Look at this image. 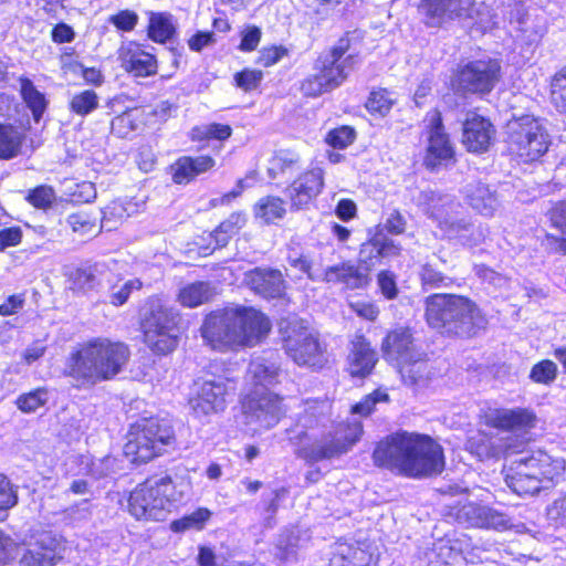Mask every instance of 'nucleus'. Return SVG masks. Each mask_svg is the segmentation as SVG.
Returning a JSON list of instances; mask_svg holds the SVG:
<instances>
[{
	"instance_id": "obj_1",
	"label": "nucleus",
	"mask_w": 566,
	"mask_h": 566,
	"mask_svg": "<svg viewBox=\"0 0 566 566\" xmlns=\"http://www.w3.org/2000/svg\"><path fill=\"white\" fill-rule=\"evenodd\" d=\"M331 410L327 399L303 402L296 424L290 430V440L303 460L313 463L340 457L360 439L363 427L359 421L339 422L327 428Z\"/></svg>"
},
{
	"instance_id": "obj_2",
	"label": "nucleus",
	"mask_w": 566,
	"mask_h": 566,
	"mask_svg": "<svg viewBox=\"0 0 566 566\" xmlns=\"http://www.w3.org/2000/svg\"><path fill=\"white\" fill-rule=\"evenodd\" d=\"M378 467L408 478H427L444 469L443 451L429 436L398 432L381 440L374 450Z\"/></svg>"
},
{
	"instance_id": "obj_3",
	"label": "nucleus",
	"mask_w": 566,
	"mask_h": 566,
	"mask_svg": "<svg viewBox=\"0 0 566 566\" xmlns=\"http://www.w3.org/2000/svg\"><path fill=\"white\" fill-rule=\"evenodd\" d=\"M200 331L213 349L238 350L259 344L271 331V322L253 307L235 305L208 314Z\"/></svg>"
},
{
	"instance_id": "obj_4",
	"label": "nucleus",
	"mask_w": 566,
	"mask_h": 566,
	"mask_svg": "<svg viewBox=\"0 0 566 566\" xmlns=\"http://www.w3.org/2000/svg\"><path fill=\"white\" fill-rule=\"evenodd\" d=\"M129 356L126 344L96 337L81 344L69 355L65 374L80 386H94L118 375Z\"/></svg>"
},
{
	"instance_id": "obj_5",
	"label": "nucleus",
	"mask_w": 566,
	"mask_h": 566,
	"mask_svg": "<svg viewBox=\"0 0 566 566\" xmlns=\"http://www.w3.org/2000/svg\"><path fill=\"white\" fill-rule=\"evenodd\" d=\"M566 470V462L543 448L527 455L505 460L502 474L506 485L517 495H535L557 483Z\"/></svg>"
},
{
	"instance_id": "obj_6",
	"label": "nucleus",
	"mask_w": 566,
	"mask_h": 566,
	"mask_svg": "<svg viewBox=\"0 0 566 566\" xmlns=\"http://www.w3.org/2000/svg\"><path fill=\"white\" fill-rule=\"evenodd\" d=\"M427 322L443 334L471 337L486 325L479 307L468 297L434 294L427 300Z\"/></svg>"
},
{
	"instance_id": "obj_7",
	"label": "nucleus",
	"mask_w": 566,
	"mask_h": 566,
	"mask_svg": "<svg viewBox=\"0 0 566 566\" xmlns=\"http://www.w3.org/2000/svg\"><path fill=\"white\" fill-rule=\"evenodd\" d=\"M189 491V482L169 475L139 483L128 497V512L138 521H164Z\"/></svg>"
},
{
	"instance_id": "obj_8",
	"label": "nucleus",
	"mask_w": 566,
	"mask_h": 566,
	"mask_svg": "<svg viewBox=\"0 0 566 566\" xmlns=\"http://www.w3.org/2000/svg\"><path fill=\"white\" fill-rule=\"evenodd\" d=\"M505 153L517 164L538 161L549 149L548 130L538 117L523 114L509 119L503 127Z\"/></svg>"
},
{
	"instance_id": "obj_9",
	"label": "nucleus",
	"mask_w": 566,
	"mask_h": 566,
	"mask_svg": "<svg viewBox=\"0 0 566 566\" xmlns=\"http://www.w3.org/2000/svg\"><path fill=\"white\" fill-rule=\"evenodd\" d=\"M172 441L171 427L156 419H143L130 427L124 454L133 463H146L160 455Z\"/></svg>"
},
{
	"instance_id": "obj_10",
	"label": "nucleus",
	"mask_w": 566,
	"mask_h": 566,
	"mask_svg": "<svg viewBox=\"0 0 566 566\" xmlns=\"http://www.w3.org/2000/svg\"><path fill=\"white\" fill-rule=\"evenodd\" d=\"M538 417L527 407L497 409V430L514 434L513 438L503 439L497 451L504 460L522 454L531 439L525 438L537 428Z\"/></svg>"
},
{
	"instance_id": "obj_11",
	"label": "nucleus",
	"mask_w": 566,
	"mask_h": 566,
	"mask_svg": "<svg viewBox=\"0 0 566 566\" xmlns=\"http://www.w3.org/2000/svg\"><path fill=\"white\" fill-rule=\"evenodd\" d=\"M142 328L144 340L154 353L165 355L178 345V314L158 301L151 303Z\"/></svg>"
},
{
	"instance_id": "obj_12",
	"label": "nucleus",
	"mask_w": 566,
	"mask_h": 566,
	"mask_svg": "<svg viewBox=\"0 0 566 566\" xmlns=\"http://www.w3.org/2000/svg\"><path fill=\"white\" fill-rule=\"evenodd\" d=\"M284 348L300 366L319 367L325 361L324 349L315 333L303 321L292 319L281 325Z\"/></svg>"
},
{
	"instance_id": "obj_13",
	"label": "nucleus",
	"mask_w": 566,
	"mask_h": 566,
	"mask_svg": "<svg viewBox=\"0 0 566 566\" xmlns=\"http://www.w3.org/2000/svg\"><path fill=\"white\" fill-rule=\"evenodd\" d=\"M285 412L282 398L271 391L253 390L242 402L243 423L253 432L275 427Z\"/></svg>"
},
{
	"instance_id": "obj_14",
	"label": "nucleus",
	"mask_w": 566,
	"mask_h": 566,
	"mask_svg": "<svg viewBox=\"0 0 566 566\" xmlns=\"http://www.w3.org/2000/svg\"><path fill=\"white\" fill-rule=\"evenodd\" d=\"M29 548L21 558L22 566H55L64 555V538L52 531L31 534Z\"/></svg>"
},
{
	"instance_id": "obj_15",
	"label": "nucleus",
	"mask_w": 566,
	"mask_h": 566,
	"mask_svg": "<svg viewBox=\"0 0 566 566\" xmlns=\"http://www.w3.org/2000/svg\"><path fill=\"white\" fill-rule=\"evenodd\" d=\"M228 379L217 378L198 384L197 391L190 398L189 405L197 418H206L226 409L227 397L232 390Z\"/></svg>"
},
{
	"instance_id": "obj_16",
	"label": "nucleus",
	"mask_w": 566,
	"mask_h": 566,
	"mask_svg": "<svg viewBox=\"0 0 566 566\" xmlns=\"http://www.w3.org/2000/svg\"><path fill=\"white\" fill-rule=\"evenodd\" d=\"M428 145L424 164L434 168L443 161L450 160L453 155V146L444 130L442 117L439 111L433 109L426 116Z\"/></svg>"
},
{
	"instance_id": "obj_17",
	"label": "nucleus",
	"mask_w": 566,
	"mask_h": 566,
	"mask_svg": "<svg viewBox=\"0 0 566 566\" xmlns=\"http://www.w3.org/2000/svg\"><path fill=\"white\" fill-rule=\"evenodd\" d=\"M443 515L460 524L473 527H490L494 520L491 507L469 501L468 499L451 500L446 503Z\"/></svg>"
},
{
	"instance_id": "obj_18",
	"label": "nucleus",
	"mask_w": 566,
	"mask_h": 566,
	"mask_svg": "<svg viewBox=\"0 0 566 566\" xmlns=\"http://www.w3.org/2000/svg\"><path fill=\"white\" fill-rule=\"evenodd\" d=\"M419 205L423 211L447 231L459 228L457 218L459 206L449 197L428 190L419 196Z\"/></svg>"
},
{
	"instance_id": "obj_19",
	"label": "nucleus",
	"mask_w": 566,
	"mask_h": 566,
	"mask_svg": "<svg viewBox=\"0 0 566 566\" xmlns=\"http://www.w3.org/2000/svg\"><path fill=\"white\" fill-rule=\"evenodd\" d=\"M493 70L483 61H475L462 67L453 77L452 86L463 93H485L492 88Z\"/></svg>"
},
{
	"instance_id": "obj_20",
	"label": "nucleus",
	"mask_w": 566,
	"mask_h": 566,
	"mask_svg": "<svg viewBox=\"0 0 566 566\" xmlns=\"http://www.w3.org/2000/svg\"><path fill=\"white\" fill-rule=\"evenodd\" d=\"M118 61L120 66L135 77H146L157 73L158 65L155 55L133 41L120 45Z\"/></svg>"
},
{
	"instance_id": "obj_21",
	"label": "nucleus",
	"mask_w": 566,
	"mask_h": 566,
	"mask_svg": "<svg viewBox=\"0 0 566 566\" xmlns=\"http://www.w3.org/2000/svg\"><path fill=\"white\" fill-rule=\"evenodd\" d=\"M473 0H422L419 6L426 23L430 27L439 25L446 18L471 17Z\"/></svg>"
},
{
	"instance_id": "obj_22",
	"label": "nucleus",
	"mask_w": 566,
	"mask_h": 566,
	"mask_svg": "<svg viewBox=\"0 0 566 566\" xmlns=\"http://www.w3.org/2000/svg\"><path fill=\"white\" fill-rule=\"evenodd\" d=\"M324 187V170L315 167L302 174L287 188V196L293 208L302 209L316 198Z\"/></svg>"
},
{
	"instance_id": "obj_23",
	"label": "nucleus",
	"mask_w": 566,
	"mask_h": 566,
	"mask_svg": "<svg viewBox=\"0 0 566 566\" xmlns=\"http://www.w3.org/2000/svg\"><path fill=\"white\" fill-rule=\"evenodd\" d=\"M381 349L387 360L395 363L397 367L405 361L412 360L418 352L408 328L399 327L387 334Z\"/></svg>"
},
{
	"instance_id": "obj_24",
	"label": "nucleus",
	"mask_w": 566,
	"mask_h": 566,
	"mask_svg": "<svg viewBox=\"0 0 566 566\" xmlns=\"http://www.w3.org/2000/svg\"><path fill=\"white\" fill-rule=\"evenodd\" d=\"M245 284L265 298L281 297L285 291L283 275L279 270L256 268L244 277Z\"/></svg>"
},
{
	"instance_id": "obj_25",
	"label": "nucleus",
	"mask_w": 566,
	"mask_h": 566,
	"mask_svg": "<svg viewBox=\"0 0 566 566\" xmlns=\"http://www.w3.org/2000/svg\"><path fill=\"white\" fill-rule=\"evenodd\" d=\"M377 361V353L371 348L370 343L364 335L356 334L350 342L347 358L349 374L353 377L364 378L373 371Z\"/></svg>"
},
{
	"instance_id": "obj_26",
	"label": "nucleus",
	"mask_w": 566,
	"mask_h": 566,
	"mask_svg": "<svg viewBox=\"0 0 566 566\" xmlns=\"http://www.w3.org/2000/svg\"><path fill=\"white\" fill-rule=\"evenodd\" d=\"M369 274L361 264L355 265L348 261L328 266L324 272L323 280L327 283L343 284L348 290H359L369 284Z\"/></svg>"
},
{
	"instance_id": "obj_27",
	"label": "nucleus",
	"mask_w": 566,
	"mask_h": 566,
	"mask_svg": "<svg viewBox=\"0 0 566 566\" xmlns=\"http://www.w3.org/2000/svg\"><path fill=\"white\" fill-rule=\"evenodd\" d=\"M492 124L476 113H468L463 123L462 143L469 151L482 153L488 149L491 140Z\"/></svg>"
},
{
	"instance_id": "obj_28",
	"label": "nucleus",
	"mask_w": 566,
	"mask_h": 566,
	"mask_svg": "<svg viewBox=\"0 0 566 566\" xmlns=\"http://www.w3.org/2000/svg\"><path fill=\"white\" fill-rule=\"evenodd\" d=\"M376 558L365 544L338 543L329 560L331 566H371Z\"/></svg>"
},
{
	"instance_id": "obj_29",
	"label": "nucleus",
	"mask_w": 566,
	"mask_h": 566,
	"mask_svg": "<svg viewBox=\"0 0 566 566\" xmlns=\"http://www.w3.org/2000/svg\"><path fill=\"white\" fill-rule=\"evenodd\" d=\"M280 366L265 357H255L249 364L247 379L255 387H269L279 382ZM258 390V389H254Z\"/></svg>"
},
{
	"instance_id": "obj_30",
	"label": "nucleus",
	"mask_w": 566,
	"mask_h": 566,
	"mask_svg": "<svg viewBox=\"0 0 566 566\" xmlns=\"http://www.w3.org/2000/svg\"><path fill=\"white\" fill-rule=\"evenodd\" d=\"M143 205L134 199H118L109 202L103 210L102 228L115 229L124 220L138 213Z\"/></svg>"
},
{
	"instance_id": "obj_31",
	"label": "nucleus",
	"mask_w": 566,
	"mask_h": 566,
	"mask_svg": "<svg viewBox=\"0 0 566 566\" xmlns=\"http://www.w3.org/2000/svg\"><path fill=\"white\" fill-rule=\"evenodd\" d=\"M548 220L555 229L562 231L563 235L546 234V240L554 253L566 255V200H559L547 211Z\"/></svg>"
},
{
	"instance_id": "obj_32",
	"label": "nucleus",
	"mask_w": 566,
	"mask_h": 566,
	"mask_svg": "<svg viewBox=\"0 0 566 566\" xmlns=\"http://www.w3.org/2000/svg\"><path fill=\"white\" fill-rule=\"evenodd\" d=\"M253 212L254 217L262 223H275L286 214V202L276 196H265L256 201Z\"/></svg>"
},
{
	"instance_id": "obj_33",
	"label": "nucleus",
	"mask_w": 566,
	"mask_h": 566,
	"mask_svg": "<svg viewBox=\"0 0 566 566\" xmlns=\"http://www.w3.org/2000/svg\"><path fill=\"white\" fill-rule=\"evenodd\" d=\"M214 294L212 286L207 282H193L182 286L177 301L185 307H197L208 302Z\"/></svg>"
},
{
	"instance_id": "obj_34",
	"label": "nucleus",
	"mask_w": 566,
	"mask_h": 566,
	"mask_svg": "<svg viewBox=\"0 0 566 566\" xmlns=\"http://www.w3.org/2000/svg\"><path fill=\"white\" fill-rule=\"evenodd\" d=\"M548 102L560 115L566 116V65L554 72L547 84Z\"/></svg>"
},
{
	"instance_id": "obj_35",
	"label": "nucleus",
	"mask_w": 566,
	"mask_h": 566,
	"mask_svg": "<svg viewBox=\"0 0 566 566\" xmlns=\"http://www.w3.org/2000/svg\"><path fill=\"white\" fill-rule=\"evenodd\" d=\"M301 167V156L295 150L281 149L269 163V174L275 178L279 175H291Z\"/></svg>"
},
{
	"instance_id": "obj_36",
	"label": "nucleus",
	"mask_w": 566,
	"mask_h": 566,
	"mask_svg": "<svg viewBox=\"0 0 566 566\" xmlns=\"http://www.w3.org/2000/svg\"><path fill=\"white\" fill-rule=\"evenodd\" d=\"M19 82L22 99L32 112L35 122H39L48 106L45 95L36 90L31 80L21 77Z\"/></svg>"
},
{
	"instance_id": "obj_37",
	"label": "nucleus",
	"mask_w": 566,
	"mask_h": 566,
	"mask_svg": "<svg viewBox=\"0 0 566 566\" xmlns=\"http://www.w3.org/2000/svg\"><path fill=\"white\" fill-rule=\"evenodd\" d=\"M24 135L13 125L0 124V159H11L20 153Z\"/></svg>"
},
{
	"instance_id": "obj_38",
	"label": "nucleus",
	"mask_w": 566,
	"mask_h": 566,
	"mask_svg": "<svg viewBox=\"0 0 566 566\" xmlns=\"http://www.w3.org/2000/svg\"><path fill=\"white\" fill-rule=\"evenodd\" d=\"M347 70L342 63H335L333 59L319 57L317 64V75L329 91L338 87L347 77Z\"/></svg>"
},
{
	"instance_id": "obj_39",
	"label": "nucleus",
	"mask_w": 566,
	"mask_h": 566,
	"mask_svg": "<svg viewBox=\"0 0 566 566\" xmlns=\"http://www.w3.org/2000/svg\"><path fill=\"white\" fill-rule=\"evenodd\" d=\"M245 224V217L242 213H232L227 220L220 223V226L209 237L214 240V247L220 248L228 243V240L235 234Z\"/></svg>"
},
{
	"instance_id": "obj_40",
	"label": "nucleus",
	"mask_w": 566,
	"mask_h": 566,
	"mask_svg": "<svg viewBox=\"0 0 566 566\" xmlns=\"http://www.w3.org/2000/svg\"><path fill=\"white\" fill-rule=\"evenodd\" d=\"M398 368L402 379L411 385L424 381L429 373L428 364L420 352L416 353V357L412 360L405 361Z\"/></svg>"
},
{
	"instance_id": "obj_41",
	"label": "nucleus",
	"mask_w": 566,
	"mask_h": 566,
	"mask_svg": "<svg viewBox=\"0 0 566 566\" xmlns=\"http://www.w3.org/2000/svg\"><path fill=\"white\" fill-rule=\"evenodd\" d=\"M174 31L175 28L170 14L151 13L148 25V35L151 40L164 43L172 36Z\"/></svg>"
},
{
	"instance_id": "obj_42",
	"label": "nucleus",
	"mask_w": 566,
	"mask_h": 566,
	"mask_svg": "<svg viewBox=\"0 0 566 566\" xmlns=\"http://www.w3.org/2000/svg\"><path fill=\"white\" fill-rule=\"evenodd\" d=\"M211 515L212 514L208 509L200 507L195 512L182 516L181 518L172 521L170 523V530L176 533L190 530L200 531L205 527Z\"/></svg>"
},
{
	"instance_id": "obj_43",
	"label": "nucleus",
	"mask_w": 566,
	"mask_h": 566,
	"mask_svg": "<svg viewBox=\"0 0 566 566\" xmlns=\"http://www.w3.org/2000/svg\"><path fill=\"white\" fill-rule=\"evenodd\" d=\"M232 134V128L226 124L210 123L196 126L191 129L190 137L192 140H227Z\"/></svg>"
},
{
	"instance_id": "obj_44",
	"label": "nucleus",
	"mask_w": 566,
	"mask_h": 566,
	"mask_svg": "<svg viewBox=\"0 0 566 566\" xmlns=\"http://www.w3.org/2000/svg\"><path fill=\"white\" fill-rule=\"evenodd\" d=\"M48 400V391L43 388H38L30 392L20 395L15 400V405L22 412L31 413L43 407Z\"/></svg>"
},
{
	"instance_id": "obj_45",
	"label": "nucleus",
	"mask_w": 566,
	"mask_h": 566,
	"mask_svg": "<svg viewBox=\"0 0 566 566\" xmlns=\"http://www.w3.org/2000/svg\"><path fill=\"white\" fill-rule=\"evenodd\" d=\"M557 365L551 359H542L533 365L530 379L535 384L551 385L557 378Z\"/></svg>"
},
{
	"instance_id": "obj_46",
	"label": "nucleus",
	"mask_w": 566,
	"mask_h": 566,
	"mask_svg": "<svg viewBox=\"0 0 566 566\" xmlns=\"http://www.w3.org/2000/svg\"><path fill=\"white\" fill-rule=\"evenodd\" d=\"M470 205L478 211L484 214H493V205L495 198L490 191L489 187L479 184L469 195Z\"/></svg>"
},
{
	"instance_id": "obj_47",
	"label": "nucleus",
	"mask_w": 566,
	"mask_h": 566,
	"mask_svg": "<svg viewBox=\"0 0 566 566\" xmlns=\"http://www.w3.org/2000/svg\"><path fill=\"white\" fill-rule=\"evenodd\" d=\"M97 106L98 96L92 90H85L75 94L70 102L71 111L81 116L92 113Z\"/></svg>"
},
{
	"instance_id": "obj_48",
	"label": "nucleus",
	"mask_w": 566,
	"mask_h": 566,
	"mask_svg": "<svg viewBox=\"0 0 566 566\" xmlns=\"http://www.w3.org/2000/svg\"><path fill=\"white\" fill-rule=\"evenodd\" d=\"M381 259L380 239L374 238L361 244L359 250L358 263L370 273L374 266Z\"/></svg>"
},
{
	"instance_id": "obj_49",
	"label": "nucleus",
	"mask_w": 566,
	"mask_h": 566,
	"mask_svg": "<svg viewBox=\"0 0 566 566\" xmlns=\"http://www.w3.org/2000/svg\"><path fill=\"white\" fill-rule=\"evenodd\" d=\"M143 286L139 279H132L124 282L120 286L113 285L108 292L109 303L114 306L124 305L133 291H138Z\"/></svg>"
},
{
	"instance_id": "obj_50",
	"label": "nucleus",
	"mask_w": 566,
	"mask_h": 566,
	"mask_svg": "<svg viewBox=\"0 0 566 566\" xmlns=\"http://www.w3.org/2000/svg\"><path fill=\"white\" fill-rule=\"evenodd\" d=\"M356 132L350 126H340L329 130L325 136V143L336 149H345L354 143Z\"/></svg>"
},
{
	"instance_id": "obj_51",
	"label": "nucleus",
	"mask_w": 566,
	"mask_h": 566,
	"mask_svg": "<svg viewBox=\"0 0 566 566\" xmlns=\"http://www.w3.org/2000/svg\"><path fill=\"white\" fill-rule=\"evenodd\" d=\"M394 104L391 93L387 90L374 91L366 103L367 109L373 114L385 116L389 113Z\"/></svg>"
},
{
	"instance_id": "obj_52",
	"label": "nucleus",
	"mask_w": 566,
	"mask_h": 566,
	"mask_svg": "<svg viewBox=\"0 0 566 566\" xmlns=\"http://www.w3.org/2000/svg\"><path fill=\"white\" fill-rule=\"evenodd\" d=\"M137 113H138L137 109H130V111L124 112L123 114L116 116L112 120V132L119 137L128 136L138 126Z\"/></svg>"
},
{
	"instance_id": "obj_53",
	"label": "nucleus",
	"mask_w": 566,
	"mask_h": 566,
	"mask_svg": "<svg viewBox=\"0 0 566 566\" xmlns=\"http://www.w3.org/2000/svg\"><path fill=\"white\" fill-rule=\"evenodd\" d=\"M18 502V496L10 482L0 475V521L7 517V512Z\"/></svg>"
},
{
	"instance_id": "obj_54",
	"label": "nucleus",
	"mask_w": 566,
	"mask_h": 566,
	"mask_svg": "<svg viewBox=\"0 0 566 566\" xmlns=\"http://www.w3.org/2000/svg\"><path fill=\"white\" fill-rule=\"evenodd\" d=\"M263 78L262 71L245 69L234 75L235 85L244 92L255 90Z\"/></svg>"
},
{
	"instance_id": "obj_55",
	"label": "nucleus",
	"mask_w": 566,
	"mask_h": 566,
	"mask_svg": "<svg viewBox=\"0 0 566 566\" xmlns=\"http://www.w3.org/2000/svg\"><path fill=\"white\" fill-rule=\"evenodd\" d=\"M28 201L35 208H49L55 200L54 190L48 186H40L32 190L28 197Z\"/></svg>"
},
{
	"instance_id": "obj_56",
	"label": "nucleus",
	"mask_w": 566,
	"mask_h": 566,
	"mask_svg": "<svg viewBox=\"0 0 566 566\" xmlns=\"http://www.w3.org/2000/svg\"><path fill=\"white\" fill-rule=\"evenodd\" d=\"M388 401L387 392L378 389L373 394L367 395L360 402L356 403L352 410L354 413H358L361 416H368L376 403Z\"/></svg>"
},
{
	"instance_id": "obj_57",
	"label": "nucleus",
	"mask_w": 566,
	"mask_h": 566,
	"mask_svg": "<svg viewBox=\"0 0 566 566\" xmlns=\"http://www.w3.org/2000/svg\"><path fill=\"white\" fill-rule=\"evenodd\" d=\"M172 179L177 184H188L196 176L192 167L190 166V157L185 156L179 158L172 166Z\"/></svg>"
},
{
	"instance_id": "obj_58",
	"label": "nucleus",
	"mask_w": 566,
	"mask_h": 566,
	"mask_svg": "<svg viewBox=\"0 0 566 566\" xmlns=\"http://www.w3.org/2000/svg\"><path fill=\"white\" fill-rule=\"evenodd\" d=\"M108 22L120 31L129 32L136 27L138 15L134 11L122 10L118 13L111 15L108 18Z\"/></svg>"
},
{
	"instance_id": "obj_59",
	"label": "nucleus",
	"mask_w": 566,
	"mask_h": 566,
	"mask_svg": "<svg viewBox=\"0 0 566 566\" xmlns=\"http://www.w3.org/2000/svg\"><path fill=\"white\" fill-rule=\"evenodd\" d=\"M261 30L255 25L247 27L242 32L239 49L242 52H251L256 49L261 41Z\"/></svg>"
},
{
	"instance_id": "obj_60",
	"label": "nucleus",
	"mask_w": 566,
	"mask_h": 566,
	"mask_svg": "<svg viewBox=\"0 0 566 566\" xmlns=\"http://www.w3.org/2000/svg\"><path fill=\"white\" fill-rule=\"evenodd\" d=\"M301 90L306 96H312V97H316L326 92H329L327 86L324 85L323 81L316 73L313 75H310L308 77H306L303 81V83L301 85Z\"/></svg>"
},
{
	"instance_id": "obj_61",
	"label": "nucleus",
	"mask_w": 566,
	"mask_h": 566,
	"mask_svg": "<svg viewBox=\"0 0 566 566\" xmlns=\"http://www.w3.org/2000/svg\"><path fill=\"white\" fill-rule=\"evenodd\" d=\"M286 54V49L283 46L263 48L260 51L258 63L269 67L276 64Z\"/></svg>"
},
{
	"instance_id": "obj_62",
	"label": "nucleus",
	"mask_w": 566,
	"mask_h": 566,
	"mask_svg": "<svg viewBox=\"0 0 566 566\" xmlns=\"http://www.w3.org/2000/svg\"><path fill=\"white\" fill-rule=\"evenodd\" d=\"M350 308L361 318L375 321L379 315L378 307L371 302L355 301L349 303Z\"/></svg>"
},
{
	"instance_id": "obj_63",
	"label": "nucleus",
	"mask_w": 566,
	"mask_h": 566,
	"mask_svg": "<svg viewBox=\"0 0 566 566\" xmlns=\"http://www.w3.org/2000/svg\"><path fill=\"white\" fill-rule=\"evenodd\" d=\"M22 231L19 227H11L0 230V251L20 244Z\"/></svg>"
},
{
	"instance_id": "obj_64",
	"label": "nucleus",
	"mask_w": 566,
	"mask_h": 566,
	"mask_svg": "<svg viewBox=\"0 0 566 566\" xmlns=\"http://www.w3.org/2000/svg\"><path fill=\"white\" fill-rule=\"evenodd\" d=\"M420 275L423 285H429L430 287H440L444 284L446 277L432 265H423Z\"/></svg>"
}]
</instances>
